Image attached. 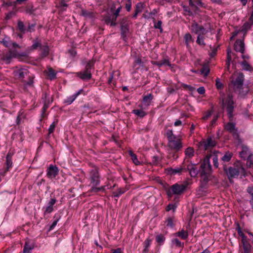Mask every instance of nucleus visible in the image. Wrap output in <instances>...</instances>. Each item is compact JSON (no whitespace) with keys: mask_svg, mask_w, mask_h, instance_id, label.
Wrapping results in <instances>:
<instances>
[{"mask_svg":"<svg viewBox=\"0 0 253 253\" xmlns=\"http://www.w3.org/2000/svg\"><path fill=\"white\" fill-rule=\"evenodd\" d=\"M224 170L230 180L231 178H235L239 175L245 176V170L240 164L234 165L233 167H230L228 168L224 166Z\"/></svg>","mask_w":253,"mask_h":253,"instance_id":"4","label":"nucleus"},{"mask_svg":"<svg viewBox=\"0 0 253 253\" xmlns=\"http://www.w3.org/2000/svg\"><path fill=\"white\" fill-rule=\"evenodd\" d=\"M241 65L243 67V68L245 70H250V69H251L250 65L246 61L242 62L241 63Z\"/></svg>","mask_w":253,"mask_h":253,"instance_id":"56","label":"nucleus"},{"mask_svg":"<svg viewBox=\"0 0 253 253\" xmlns=\"http://www.w3.org/2000/svg\"><path fill=\"white\" fill-rule=\"evenodd\" d=\"M226 130L232 134L233 137L236 139H238L239 135L238 130L235 127V124L233 123L229 122L225 126Z\"/></svg>","mask_w":253,"mask_h":253,"instance_id":"11","label":"nucleus"},{"mask_svg":"<svg viewBox=\"0 0 253 253\" xmlns=\"http://www.w3.org/2000/svg\"><path fill=\"white\" fill-rule=\"evenodd\" d=\"M89 176L91 184L99 185L100 177L97 167H93L91 169H90L89 171Z\"/></svg>","mask_w":253,"mask_h":253,"instance_id":"8","label":"nucleus"},{"mask_svg":"<svg viewBox=\"0 0 253 253\" xmlns=\"http://www.w3.org/2000/svg\"><path fill=\"white\" fill-rule=\"evenodd\" d=\"M159 163V158L158 156H154L152 158V163L154 165H157Z\"/></svg>","mask_w":253,"mask_h":253,"instance_id":"60","label":"nucleus"},{"mask_svg":"<svg viewBox=\"0 0 253 253\" xmlns=\"http://www.w3.org/2000/svg\"><path fill=\"white\" fill-rule=\"evenodd\" d=\"M202 74L204 75V76L208 75L210 72V69L208 67H204L200 71Z\"/></svg>","mask_w":253,"mask_h":253,"instance_id":"51","label":"nucleus"},{"mask_svg":"<svg viewBox=\"0 0 253 253\" xmlns=\"http://www.w3.org/2000/svg\"><path fill=\"white\" fill-rule=\"evenodd\" d=\"M161 25H162V21H159L157 23L155 24L154 27L156 29H159L162 31V29Z\"/></svg>","mask_w":253,"mask_h":253,"instance_id":"61","label":"nucleus"},{"mask_svg":"<svg viewBox=\"0 0 253 253\" xmlns=\"http://www.w3.org/2000/svg\"><path fill=\"white\" fill-rule=\"evenodd\" d=\"M126 20V18H123L121 22V31L122 34L125 35L126 33L128 32V28L126 25H124V21Z\"/></svg>","mask_w":253,"mask_h":253,"instance_id":"33","label":"nucleus"},{"mask_svg":"<svg viewBox=\"0 0 253 253\" xmlns=\"http://www.w3.org/2000/svg\"><path fill=\"white\" fill-rule=\"evenodd\" d=\"M153 99V95L151 93L144 96L142 100L144 107L148 108L151 105Z\"/></svg>","mask_w":253,"mask_h":253,"instance_id":"21","label":"nucleus"},{"mask_svg":"<svg viewBox=\"0 0 253 253\" xmlns=\"http://www.w3.org/2000/svg\"><path fill=\"white\" fill-rule=\"evenodd\" d=\"M56 200L55 198H52L49 201L47 206L44 211V215L49 214L53 211V205L55 204Z\"/></svg>","mask_w":253,"mask_h":253,"instance_id":"16","label":"nucleus"},{"mask_svg":"<svg viewBox=\"0 0 253 253\" xmlns=\"http://www.w3.org/2000/svg\"><path fill=\"white\" fill-rule=\"evenodd\" d=\"M221 98L220 101L223 109H225L227 112L228 116L230 120L233 117V111L236 107L235 103L233 100V95L229 93L225 96L223 93H220Z\"/></svg>","mask_w":253,"mask_h":253,"instance_id":"2","label":"nucleus"},{"mask_svg":"<svg viewBox=\"0 0 253 253\" xmlns=\"http://www.w3.org/2000/svg\"><path fill=\"white\" fill-rule=\"evenodd\" d=\"M247 191L251 195L252 197V199L253 201V186L248 187Z\"/></svg>","mask_w":253,"mask_h":253,"instance_id":"64","label":"nucleus"},{"mask_svg":"<svg viewBox=\"0 0 253 253\" xmlns=\"http://www.w3.org/2000/svg\"><path fill=\"white\" fill-rule=\"evenodd\" d=\"M143 8V4L141 2L138 3L136 5L135 11H136L138 13H140L142 12Z\"/></svg>","mask_w":253,"mask_h":253,"instance_id":"53","label":"nucleus"},{"mask_svg":"<svg viewBox=\"0 0 253 253\" xmlns=\"http://www.w3.org/2000/svg\"><path fill=\"white\" fill-rule=\"evenodd\" d=\"M166 222L167 223V226L171 228H173L174 224L173 222V218L171 217H169L167 219Z\"/></svg>","mask_w":253,"mask_h":253,"instance_id":"45","label":"nucleus"},{"mask_svg":"<svg viewBox=\"0 0 253 253\" xmlns=\"http://www.w3.org/2000/svg\"><path fill=\"white\" fill-rule=\"evenodd\" d=\"M154 64L158 66L159 67H161L163 65H167L169 67H171L172 66L169 61L167 59H164L163 60L155 62Z\"/></svg>","mask_w":253,"mask_h":253,"instance_id":"26","label":"nucleus"},{"mask_svg":"<svg viewBox=\"0 0 253 253\" xmlns=\"http://www.w3.org/2000/svg\"><path fill=\"white\" fill-rule=\"evenodd\" d=\"M212 114V110H208L207 111L205 114L204 115V116L202 117V120L204 121H206L208 119H209V118H210Z\"/></svg>","mask_w":253,"mask_h":253,"instance_id":"47","label":"nucleus"},{"mask_svg":"<svg viewBox=\"0 0 253 253\" xmlns=\"http://www.w3.org/2000/svg\"><path fill=\"white\" fill-rule=\"evenodd\" d=\"M190 4L192 5H198L202 6L203 5V3L200 0H190L189 1Z\"/></svg>","mask_w":253,"mask_h":253,"instance_id":"48","label":"nucleus"},{"mask_svg":"<svg viewBox=\"0 0 253 253\" xmlns=\"http://www.w3.org/2000/svg\"><path fill=\"white\" fill-rule=\"evenodd\" d=\"M165 239V237L162 234H159L156 237V242L160 245L163 244Z\"/></svg>","mask_w":253,"mask_h":253,"instance_id":"39","label":"nucleus"},{"mask_svg":"<svg viewBox=\"0 0 253 253\" xmlns=\"http://www.w3.org/2000/svg\"><path fill=\"white\" fill-rule=\"evenodd\" d=\"M103 20L107 25H110L112 26H114L116 25V21L112 16V14H110L109 13H108L106 15H105L103 17Z\"/></svg>","mask_w":253,"mask_h":253,"instance_id":"18","label":"nucleus"},{"mask_svg":"<svg viewBox=\"0 0 253 253\" xmlns=\"http://www.w3.org/2000/svg\"><path fill=\"white\" fill-rule=\"evenodd\" d=\"M243 248L245 251V253H249V250L250 249V245L247 243V242L244 241L243 240Z\"/></svg>","mask_w":253,"mask_h":253,"instance_id":"49","label":"nucleus"},{"mask_svg":"<svg viewBox=\"0 0 253 253\" xmlns=\"http://www.w3.org/2000/svg\"><path fill=\"white\" fill-rule=\"evenodd\" d=\"M184 40L187 47L190 48V43L194 42V39L192 38V36L189 33H187L184 35Z\"/></svg>","mask_w":253,"mask_h":253,"instance_id":"23","label":"nucleus"},{"mask_svg":"<svg viewBox=\"0 0 253 253\" xmlns=\"http://www.w3.org/2000/svg\"><path fill=\"white\" fill-rule=\"evenodd\" d=\"M168 172L170 174H175L179 173L182 171V169L180 167H177L176 168H168Z\"/></svg>","mask_w":253,"mask_h":253,"instance_id":"27","label":"nucleus"},{"mask_svg":"<svg viewBox=\"0 0 253 253\" xmlns=\"http://www.w3.org/2000/svg\"><path fill=\"white\" fill-rule=\"evenodd\" d=\"M112 253H123V251L121 248L112 250Z\"/></svg>","mask_w":253,"mask_h":253,"instance_id":"63","label":"nucleus"},{"mask_svg":"<svg viewBox=\"0 0 253 253\" xmlns=\"http://www.w3.org/2000/svg\"><path fill=\"white\" fill-rule=\"evenodd\" d=\"M59 7L60 11H64L66 10V8L67 7V4L66 3H65V2L62 1L60 3Z\"/></svg>","mask_w":253,"mask_h":253,"instance_id":"55","label":"nucleus"},{"mask_svg":"<svg viewBox=\"0 0 253 253\" xmlns=\"http://www.w3.org/2000/svg\"><path fill=\"white\" fill-rule=\"evenodd\" d=\"M33 248V246L32 245H30L27 242H26L23 250V253H30V252Z\"/></svg>","mask_w":253,"mask_h":253,"instance_id":"40","label":"nucleus"},{"mask_svg":"<svg viewBox=\"0 0 253 253\" xmlns=\"http://www.w3.org/2000/svg\"><path fill=\"white\" fill-rule=\"evenodd\" d=\"M13 74L15 79L24 82V78L28 75V71L24 68L16 67Z\"/></svg>","mask_w":253,"mask_h":253,"instance_id":"6","label":"nucleus"},{"mask_svg":"<svg viewBox=\"0 0 253 253\" xmlns=\"http://www.w3.org/2000/svg\"><path fill=\"white\" fill-rule=\"evenodd\" d=\"M231 82L235 88H241L244 84V76L242 73L234 74L232 76Z\"/></svg>","mask_w":253,"mask_h":253,"instance_id":"5","label":"nucleus"},{"mask_svg":"<svg viewBox=\"0 0 253 253\" xmlns=\"http://www.w3.org/2000/svg\"><path fill=\"white\" fill-rule=\"evenodd\" d=\"M212 158V161L213 165L215 168H218V158L217 156L213 155H207L204 159L203 162L200 166L201 169L200 170L201 176L203 178L205 181H207L208 179V175L211 173V167L210 164V158Z\"/></svg>","mask_w":253,"mask_h":253,"instance_id":"1","label":"nucleus"},{"mask_svg":"<svg viewBox=\"0 0 253 253\" xmlns=\"http://www.w3.org/2000/svg\"><path fill=\"white\" fill-rule=\"evenodd\" d=\"M41 48L42 50V55L44 57L47 56L49 53L48 46L46 45H43L41 47Z\"/></svg>","mask_w":253,"mask_h":253,"instance_id":"43","label":"nucleus"},{"mask_svg":"<svg viewBox=\"0 0 253 253\" xmlns=\"http://www.w3.org/2000/svg\"><path fill=\"white\" fill-rule=\"evenodd\" d=\"M76 97L74 95V94L67 97L64 100V103L70 105L73 102V101L76 99Z\"/></svg>","mask_w":253,"mask_h":253,"instance_id":"38","label":"nucleus"},{"mask_svg":"<svg viewBox=\"0 0 253 253\" xmlns=\"http://www.w3.org/2000/svg\"><path fill=\"white\" fill-rule=\"evenodd\" d=\"M22 56V54L18 53L15 49H10L8 52L4 54L2 57V59L6 64H9L12 59Z\"/></svg>","mask_w":253,"mask_h":253,"instance_id":"7","label":"nucleus"},{"mask_svg":"<svg viewBox=\"0 0 253 253\" xmlns=\"http://www.w3.org/2000/svg\"><path fill=\"white\" fill-rule=\"evenodd\" d=\"M82 15L88 18H92L94 17V13L85 10H82L81 12Z\"/></svg>","mask_w":253,"mask_h":253,"instance_id":"32","label":"nucleus"},{"mask_svg":"<svg viewBox=\"0 0 253 253\" xmlns=\"http://www.w3.org/2000/svg\"><path fill=\"white\" fill-rule=\"evenodd\" d=\"M215 82H216V88L218 89H221L223 88V84L220 82V80L219 78H216V80H215Z\"/></svg>","mask_w":253,"mask_h":253,"instance_id":"50","label":"nucleus"},{"mask_svg":"<svg viewBox=\"0 0 253 253\" xmlns=\"http://www.w3.org/2000/svg\"><path fill=\"white\" fill-rule=\"evenodd\" d=\"M23 85L24 87H27L29 86H32L33 84V78L31 77H28V80L26 81L24 80Z\"/></svg>","mask_w":253,"mask_h":253,"instance_id":"35","label":"nucleus"},{"mask_svg":"<svg viewBox=\"0 0 253 253\" xmlns=\"http://www.w3.org/2000/svg\"><path fill=\"white\" fill-rule=\"evenodd\" d=\"M17 27L18 30L22 33H25L26 31V29L25 28V26L22 21L19 20L17 23Z\"/></svg>","mask_w":253,"mask_h":253,"instance_id":"42","label":"nucleus"},{"mask_svg":"<svg viewBox=\"0 0 253 253\" xmlns=\"http://www.w3.org/2000/svg\"><path fill=\"white\" fill-rule=\"evenodd\" d=\"M176 208V206L174 205V204H169L167 208H166V211H169L171 210H173V211H174L175 209Z\"/></svg>","mask_w":253,"mask_h":253,"instance_id":"57","label":"nucleus"},{"mask_svg":"<svg viewBox=\"0 0 253 253\" xmlns=\"http://www.w3.org/2000/svg\"><path fill=\"white\" fill-rule=\"evenodd\" d=\"M166 136L168 140V146L170 149L178 151L182 148L181 136L174 135L172 129L167 131Z\"/></svg>","mask_w":253,"mask_h":253,"instance_id":"3","label":"nucleus"},{"mask_svg":"<svg viewBox=\"0 0 253 253\" xmlns=\"http://www.w3.org/2000/svg\"><path fill=\"white\" fill-rule=\"evenodd\" d=\"M185 185L183 184H179L176 183L171 186V191L170 190H169L168 194L169 195L171 194L180 195L185 190Z\"/></svg>","mask_w":253,"mask_h":253,"instance_id":"9","label":"nucleus"},{"mask_svg":"<svg viewBox=\"0 0 253 253\" xmlns=\"http://www.w3.org/2000/svg\"><path fill=\"white\" fill-rule=\"evenodd\" d=\"M135 63L138 65H141L143 63L142 59L140 57H136L134 61Z\"/></svg>","mask_w":253,"mask_h":253,"instance_id":"62","label":"nucleus"},{"mask_svg":"<svg viewBox=\"0 0 253 253\" xmlns=\"http://www.w3.org/2000/svg\"><path fill=\"white\" fill-rule=\"evenodd\" d=\"M42 46L41 41L38 39H36L35 40H34V43L32 44L31 47L32 49H35L38 47H41Z\"/></svg>","mask_w":253,"mask_h":253,"instance_id":"44","label":"nucleus"},{"mask_svg":"<svg viewBox=\"0 0 253 253\" xmlns=\"http://www.w3.org/2000/svg\"><path fill=\"white\" fill-rule=\"evenodd\" d=\"M194 150L192 147H188L185 151V154L187 157L191 158L194 156Z\"/></svg>","mask_w":253,"mask_h":253,"instance_id":"36","label":"nucleus"},{"mask_svg":"<svg viewBox=\"0 0 253 253\" xmlns=\"http://www.w3.org/2000/svg\"><path fill=\"white\" fill-rule=\"evenodd\" d=\"M55 126H56V124L55 123V122H53L50 125V126L48 128V133L49 134L52 133L54 131Z\"/></svg>","mask_w":253,"mask_h":253,"instance_id":"59","label":"nucleus"},{"mask_svg":"<svg viewBox=\"0 0 253 253\" xmlns=\"http://www.w3.org/2000/svg\"><path fill=\"white\" fill-rule=\"evenodd\" d=\"M45 72L50 80H52L56 78V72L51 68H48Z\"/></svg>","mask_w":253,"mask_h":253,"instance_id":"25","label":"nucleus"},{"mask_svg":"<svg viewBox=\"0 0 253 253\" xmlns=\"http://www.w3.org/2000/svg\"><path fill=\"white\" fill-rule=\"evenodd\" d=\"M59 169L56 166L50 165L47 169V176L48 178L52 179L58 174Z\"/></svg>","mask_w":253,"mask_h":253,"instance_id":"14","label":"nucleus"},{"mask_svg":"<svg viewBox=\"0 0 253 253\" xmlns=\"http://www.w3.org/2000/svg\"><path fill=\"white\" fill-rule=\"evenodd\" d=\"M151 240L147 238L144 242V253H148L149 252V248L150 246Z\"/></svg>","mask_w":253,"mask_h":253,"instance_id":"30","label":"nucleus"},{"mask_svg":"<svg viewBox=\"0 0 253 253\" xmlns=\"http://www.w3.org/2000/svg\"><path fill=\"white\" fill-rule=\"evenodd\" d=\"M6 47L12 49H15L16 48H19L20 46L15 42H12L10 38L5 36L2 41L0 42Z\"/></svg>","mask_w":253,"mask_h":253,"instance_id":"12","label":"nucleus"},{"mask_svg":"<svg viewBox=\"0 0 253 253\" xmlns=\"http://www.w3.org/2000/svg\"><path fill=\"white\" fill-rule=\"evenodd\" d=\"M79 77L84 80H88L91 78V74L90 71L85 70L84 72H80L78 74Z\"/></svg>","mask_w":253,"mask_h":253,"instance_id":"22","label":"nucleus"},{"mask_svg":"<svg viewBox=\"0 0 253 253\" xmlns=\"http://www.w3.org/2000/svg\"><path fill=\"white\" fill-rule=\"evenodd\" d=\"M49 94L45 93L42 95V99L44 101V105L42 108V116H43L46 109L48 107V104L49 103Z\"/></svg>","mask_w":253,"mask_h":253,"instance_id":"20","label":"nucleus"},{"mask_svg":"<svg viewBox=\"0 0 253 253\" xmlns=\"http://www.w3.org/2000/svg\"><path fill=\"white\" fill-rule=\"evenodd\" d=\"M171 244L172 246H175L176 247L183 248L184 247V243L180 241L177 238L172 239Z\"/></svg>","mask_w":253,"mask_h":253,"instance_id":"29","label":"nucleus"},{"mask_svg":"<svg viewBox=\"0 0 253 253\" xmlns=\"http://www.w3.org/2000/svg\"><path fill=\"white\" fill-rule=\"evenodd\" d=\"M128 154L129 156L131 157V160H132L133 162L136 165H138L140 164V162L138 161L136 155L134 154L132 151H129L128 152Z\"/></svg>","mask_w":253,"mask_h":253,"instance_id":"34","label":"nucleus"},{"mask_svg":"<svg viewBox=\"0 0 253 253\" xmlns=\"http://www.w3.org/2000/svg\"><path fill=\"white\" fill-rule=\"evenodd\" d=\"M126 8L127 11H129L131 8V0H126Z\"/></svg>","mask_w":253,"mask_h":253,"instance_id":"58","label":"nucleus"},{"mask_svg":"<svg viewBox=\"0 0 253 253\" xmlns=\"http://www.w3.org/2000/svg\"><path fill=\"white\" fill-rule=\"evenodd\" d=\"M91 187L90 189L91 192L97 193L100 192L99 187H97L98 185L91 184Z\"/></svg>","mask_w":253,"mask_h":253,"instance_id":"54","label":"nucleus"},{"mask_svg":"<svg viewBox=\"0 0 253 253\" xmlns=\"http://www.w3.org/2000/svg\"><path fill=\"white\" fill-rule=\"evenodd\" d=\"M234 49L236 51L243 53L245 51V44L243 41L237 40L234 44Z\"/></svg>","mask_w":253,"mask_h":253,"instance_id":"15","label":"nucleus"},{"mask_svg":"<svg viewBox=\"0 0 253 253\" xmlns=\"http://www.w3.org/2000/svg\"><path fill=\"white\" fill-rule=\"evenodd\" d=\"M188 170L191 177H195L199 172L195 164H191L187 166Z\"/></svg>","mask_w":253,"mask_h":253,"instance_id":"19","label":"nucleus"},{"mask_svg":"<svg viewBox=\"0 0 253 253\" xmlns=\"http://www.w3.org/2000/svg\"><path fill=\"white\" fill-rule=\"evenodd\" d=\"M176 237H178L183 240H186L188 238V233L187 231L182 229L174 234Z\"/></svg>","mask_w":253,"mask_h":253,"instance_id":"24","label":"nucleus"},{"mask_svg":"<svg viewBox=\"0 0 253 253\" xmlns=\"http://www.w3.org/2000/svg\"><path fill=\"white\" fill-rule=\"evenodd\" d=\"M232 157V154L229 152L225 153L224 155L222 157L221 160L224 162H228Z\"/></svg>","mask_w":253,"mask_h":253,"instance_id":"31","label":"nucleus"},{"mask_svg":"<svg viewBox=\"0 0 253 253\" xmlns=\"http://www.w3.org/2000/svg\"><path fill=\"white\" fill-rule=\"evenodd\" d=\"M191 31L192 32L196 34H198V35L199 34H201V35H205L207 32L206 29L202 26H200L196 23H194L192 24Z\"/></svg>","mask_w":253,"mask_h":253,"instance_id":"13","label":"nucleus"},{"mask_svg":"<svg viewBox=\"0 0 253 253\" xmlns=\"http://www.w3.org/2000/svg\"><path fill=\"white\" fill-rule=\"evenodd\" d=\"M253 24V23L250 22L249 20L248 22L245 23L242 27V31L246 33L248 30H249L251 28V27Z\"/></svg>","mask_w":253,"mask_h":253,"instance_id":"41","label":"nucleus"},{"mask_svg":"<svg viewBox=\"0 0 253 253\" xmlns=\"http://www.w3.org/2000/svg\"><path fill=\"white\" fill-rule=\"evenodd\" d=\"M138 107L140 108L139 109H134L132 111V113L137 117L143 118L145 116L147 113L144 110L146 109L145 107H143L142 105H139Z\"/></svg>","mask_w":253,"mask_h":253,"instance_id":"17","label":"nucleus"},{"mask_svg":"<svg viewBox=\"0 0 253 253\" xmlns=\"http://www.w3.org/2000/svg\"><path fill=\"white\" fill-rule=\"evenodd\" d=\"M203 35H201L199 34L197 37V39L196 40L197 43L200 45L205 46L206 43L204 42V38L203 36Z\"/></svg>","mask_w":253,"mask_h":253,"instance_id":"37","label":"nucleus"},{"mask_svg":"<svg viewBox=\"0 0 253 253\" xmlns=\"http://www.w3.org/2000/svg\"><path fill=\"white\" fill-rule=\"evenodd\" d=\"M6 166H7V170H8V169L11 167L12 162L11 160V156L10 155V154H8L6 156Z\"/></svg>","mask_w":253,"mask_h":253,"instance_id":"46","label":"nucleus"},{"mask_svg":"<svg viewBox=\"0 0 253 253\" xmlns=\"http://www.w3.org/2000/svg\"><path fill=\"white\" fill-rule=\"evenodd\" d=\"M216 144V143L214 138L209 137L207 139L201 141L200 143V146L205 150H207L211 147L215 146Z\"/></svg>","mask_w":253,"mask_h":253,"instance_id":"10","label":"nucleus"},{"mask_svg":"<svg viewBox=\"0 0 253 253\" xmlns=\"http://www.w3.org/2000/svg\"><path fill=\"white\" fill-rule=\"evenodd\" d=\"M232 55H234V53H232L231 51H230V50L228 49L227 50V61H226L227 70H229V67H230V61L232 60Z\"/></svg>","mask_w":253,"mask_h":253,"instance_id":"28","label":"nucleus"},{"mask_svg":"<svg viewBox=\"0 0 253 253\" xmlns=\"http://www.w3.org/2000/svg\"><path fill=\"white\" fill-rule=\"evenodd\" d=\"M125 191L121 188L119 189L118 191L113 192V196L115 197H119L121 195L123 194Z\"/></svg>","mask_w":253,"mask_h":253,"instance_id":"52","label":"nucleus"}]
</instances>
